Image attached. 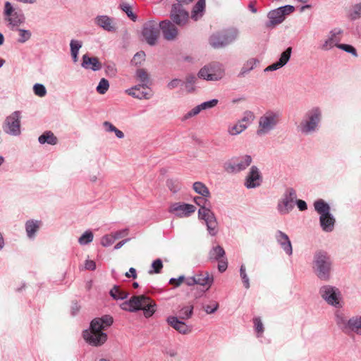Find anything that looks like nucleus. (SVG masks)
<instances>
[{
    "label": "nucleus",
    "mask_w": 361,
    "mask_h": 361,
    "mask_svg": "<svg viewBox=\"0 0 361 361\" xmlns=\"http://www.w3.org/2000/svg\"><path fill=\"white\" fill-rule=\"evenodd\" d=\"M3 16L7 27L11 30L24 24L26 19L23 11L18 8H14L9 1L4 3Z\"/></svg>",
    "instance_id": "obj_4"
},
{
    "label": "nucleus",
    "mask_w": 361,
    "mask_h": 361,
    "mask_svg": "<svg viewBox=\"0 0 361 361\" xmlns=\"http://www.w3.org/2000/svg\"><path fill=\"white\" fill-rule=\"evenodd\" d=\"M170 18L174 24L183 26L188 20L189 13L181 4H173L171 6Z\"/></svg>",
    "instance_id": "obj_16"
},
{
    "label": "nucleus",
    "mask_w": 361,
    "mask_h": 361,
    "mask_svg": "<svg viewBox=\"0 0 361 361\" xmlns=\"http://www.w3.org/2000/svg\"><path fill=\"white\" fill-rule=\"evenodd\" d=\"M255 329L257 333L262 334L264 332V326L259 317H255L253 319Z\"/></svg>",
    "instance_id": "obj_57"
},
{
    "label": "nucleus",
    "mask_w": 361,
    "mask_h": 361,
    "mask_svg": "<svg viewBox=\"0 0 361 361\" xmlns=\"http://www.w3.org/2000/svg\"><path fill=\"white\" fill-rule=\"evenodd\" d=\"M198 218L205 221L209 235L215 236L218 233L219 229L217 219L210 207L199 209Z\"/></svg>",
    "instance_id": "obj_12"
},
{
    "label": "nucleus",
    "mask_w": 361,
    "mask_h": 361,
    "mask_svg": "<svg viewBox=\"0 0 361 361\" xmlns=\"http://www.w3.org/2000/svg\"><path fill=\"white\" fill-rule=\"evenodd\" d=\"M113 235H105L101 239V244L104 247H109L114 243Z\"/></svg>",
    "instance_id": "obj_54"
},
{
    "label": "nucleus",
    "mask_w": 361,
    "mask_h": 361,
    "mask_svg": "<svg viewBox=\"0 0 361 361\" xmlns=\"http://www.w3.org/2000/svg\"><path fill=\"white\" fill-rule=\"evenodd\" d=\"M219 101L216 99H213L209 101L204 102L202 104H200V106L202 109V110L212 109L217 104Z\"/></svg>",
    "instance_id": "obj_55"
},
{
    "label": "nucleus",
    "mask_w": 361,
    "mask_h": 361,
    "mask_svg": "<svg viewBox=\"0 0 361 361\" xmlns=\"http://www.w3.org/2000/svg\"><path fill=\"white\" fill-rule=\"evenodd\" d=\"M348 17L351 20H355L361 18V2L353 6Z\"/></svg>",
    "instance_id": "obj_40"
},
{
    "label": "nucleus",
    "mask_w": 361,
    "mask_h": 361,
    "mask_svg": "<svg viewBox=\"0 0 361 361\" xmlns=\"http://www.w3.org/2000/svg\"><path fill=\"white\" fill-rule=\"evenodd\" d=\"M159 31L161 30L163 37L166 40H173L178 35V29L169 20L161 21L159 25Z\"/></svg>",
    "instance_id": "obj_20"
},
{
    "label": "nucleus",
    "mask_w": 361,
    "mask_h": 361,
    "mask_svg": "<svg viewBox=\"0 0 361 361\" xmlns=\"http://www.w3.org/2000/svg\"><path fill=\"white\" fill-rule=\"evenodd\" d=\"M240 275L245 288H250V280L245 271V267L243 264L240 268Z\"/></svg>",
    "instance_id": "obj_52"
},
{
    "label": "nucleus",
    "mask_w": 361,
    "mask_h": 361,
    "mask_svg": "<svg viewBox=\"0 0 361 361\" xmlns=\"http://www.w3.org/2000/svg\"><path fill=\"white\" fill-rule=\"evenodd\" d=\"M281 120V113L272 110L267 111L259 119L257 135H263L274 130Z\"/></svg>",
    "instance_id": "obj_7"
},
{
    "label": "nucleus",
    "mask_w": 361,
    "mask_h": 361,
    "mask_svg": "<svg viewBox=\"0 0 361 361\" xmlns=\"http://www.w3.org/2000/svg\"><path fill=\"white\" fill-rule=\"evenodd\" d=\"M194 202L200 207V209L204 207H211L210 202L207 199V197H195L193 198Z\"/></svg>",
    "instance_id": "obj_48"
},
{
    "label": "nucleus",
    "mask_w": 361,
    "mask_h": 361,
    "mask_svg": "<svg viewBox=\"0 0 361 361\" xmlns=\"http://www.w3.org/2000/svg\"><path fill=\"white\" fill-rule=\"evenodd\" d=\"M135 76L136 79L140 82V85L149 88V85L150 84V78L149 73L145 69H137Z\"/></svg>",
    "instance_id": "obj_31"
},
{
    "label": "nucleus",
    "mask_w": 361,
    "mask_h": 361,
    "mask_svg": "<svg viewBox=\"0 0 361 361\" xmlns=\"http://www.w3.org/2000/svg\"><path fill=\"white\" fill-rule=\"evenodd\" d=\"M294 11L295 7L291 5H286L271 10L268 13L267 17L269 20L265 23V26L269 28L281 23L285 20L286 16Z\"/></svg>",
    "instance_id": "obj_10"
},
{
    "label": "nucleus",
    "mask_w": 361,
    "mask_h": 361,
    "mask_svg": "<svg viewBox=\"0 0 361 361\" xmlns=\"http://www.w3.org/2000/svg\"><path fill=\"white\" fill-rule=\"evenodd\" d=\"M153 269L149 271V274H159L163 268V262L161 259L154 260L151 265Z\"/></svg>",
    "instance_id": "obj_47"
},
{
    "label": "nucleus",
    "mask_w": 361,
    "mask_h": 361,
    "mask_svg": "<svg viewBox=\"0 0 361 361\" xmlns=\"http://www.w3.org/2000/svg\"><path fill=\"white\" fill-rule=\"evenodd\" d=\"M142 35L148 44L155 45L159 35V29L157 23L153 20L146 22L143 25Z\"/></svg>",
    "instance_id": "obj_15"
},
{
    "label": "nucleus",
    "mask_w": 361,
    "mask_h": 361,
    "mask_svg": "<svg viewBox=\"0 0 361 361\" xmlns=\"http://www.w3.org/2000/svg\"><path fill=\"white\" fill-rule=\"evenodd\" d=\"M275 238L276 242L280 245L281 249L288 256L293 254L292 243L289 239V237L284 232L278 230L275 233Z\"/></svg>",
    "instance_id": "obj_22"
},
{
    "label": "nucleus",
    "mask_w": 361,
    "mask_h": 361,
    "mask_svg": "<svg viewBox=\"0 0 361 361\" xmlns=\"http://www.w3.org/2000/svg\"><path fill=\"white\" fill-rule=\"evenodd\" d=\"M114 290L109 291V295L114 300H124V299H126L129 295L128 292L123 291V290H121V292H119L118 295H114Z\"/></svg>",
    "instance_id": "obj_61"
},
{
    "label": "nucleus",
    "mask_w": 361,
    "mask_h": 361,
    "mask_svg": "<svg viewBox=\"0 0 361 361\" xmlns=\"http://www.w3.org/2000/svg\"><path fill=\"white\" fill-rule=\"evenodd\" d=\"M197 80V77L193 74H190L186 76L185 81L183 84L188 92L190 93L195 91V88L194 85Z\"/></svg>",
    "instance_id": "obj_38"
},
{
    "label": "nucleus",
    "mask_w": 361,
    "mask_h": 361,
    "mask_svg": "<svg viewBox=\"0 0 361 361\" xmlns=\"http://www.w3.org/2000/svg\"><path fill=\"white\" fill-rule=\"evenodd\" d=\"M39 226L37 221L33 220H29L25 224V229L29 238L34 236L35 233L37 231Z\"/></svg>",
    "instance_id": "obj_39"
},
{
    "label": "nucleus",
    "mask_w": 361,
    "mask_h": 361,
    "mask_svg": "<svg viewBox=\"0 0 361 361\" xmlns=\"http://www.w3.org/2000/svg\"><path fill=\"white\" fill-rule=\"evenodd\" d=\"M95 23L108 32H115L116 28L112 19L108 16H98L94 19Z\"/></svg>",
    "instance_id": "obj_25"
},
{
    "label": "nucleus",
    "mask_w": 361,
    "mask_h": 361,
    "mask_svg": "<svg viewBox=\"0 0 361 361\" xmlns=\"http://www.w3.org/2000/svg\"><path fill=\"white\" fill-rule=\"evenodd\" d=\"M21 112L15 111L7 116L3 123L4 131L12 136H19L21 134L20 130Z\"/></svg>",
    "instance_id": "obj_11"
},
{
    "label": "nucleus",
    "mask_w": 361,
    "mask_h": 361,
    "mask_svg": "<svg viewBox=\"0 0 361 361\" xmlns=\"http://www.w3.org/2000/svg\"><path fill=\"white\" fill-rule=\"evenodd\" d=\"M166 321L171 326L180 334H186L190 331L188 326L184 322L179 320L177 317L170 316Z\"/></svg>",
    "instance_id": "obj_26"
},
{
    "label": "nucleus",
    "mask_w": 361,
    "mask_h": 361,
    "mask_svg": "<svg viewBox=\"0 0 361 361\" xmlns=\"http://www.w3.org/2000/svg\"><path fill=\"white\" fill-rule=\"evenodd\" d=\"M166 185L173 193H176L180 190V183L177 180L168 179L166 180Z\"/></svg>",
    "instance_id": "obj_49"
},
{
    "label": "nucleus",
    "mask_w": 361,
    "mask_h": 361,
    "mask_svg": "<svg viewBox=\"0 0 361 361\" xmlns=\"http://www.w3.org/2000/svg\"><path fill=\"white\" fill-rule=\"evenodd\" d=\"M262 181V177L259 169L256 166H252L245 178V187L248 189L257 188L260 185Z\"/></svg>",
    "instance_id": "obj_21"
},
{
    "label": "nucleus",
    "mask_w": 361,
    "mask_h": 361,
    "mask_svg": "<svg viewBox=\"0 0 361 361\" xmlns=\"http://www.w3.org/2000/svg\"><path fill=\"white\" fill-rule=\"evenodd\" d=\"M348 330L347 334L350 333L361 336V315H355L349 319Z\"/></svg>",
    "instance_id": "obj_29"
},
{
    "label": "nucleus",
    "mask_w": 361,
    "mask_h": 361,
    "mask_svg": "<svg viewBox=\"0 0 361 361\" xmlns=\"http://www.w3.org/2000/svg\"><path fill=\"white\" fill-rule=\"evenodd\" d=\"M314 207L317 213L320 214V216H324L325 214L330 213V206L322 199L315 201Z\"/></svg>",
    "instance_id": "obj_33"
},
{
    "label": "nucleus",
    "mask_w": 361,
    "mask_h": 361,
    "mask_svg": "<svg viewBox=\"0 0 361 361\" xmlns=\"http://www.w3.org/2000/svg\"><path fill=\"white\" fill-rule=\"evenodd\" d=\"M252 157L245 155L242 157H233L224 165V170L229 173H237L245 170L252 163Z\"/></svg>",
    "instance_id": "obj_13"
},
{
    "label": "nucleus",
    "mask_w": 361,
    "mask_h": 361,
    "mask_svg": "<svg viewBox=\"0 0 361 361\" xmlns=\"http://www.w3.org/2000/svg\"><path fill=\"white\" fill-rule=\"evenodd\" d=\"M196 207L190 204L184 202H175L171 204L169 209L170 213L174 214L176 216L188 217L195 212Z\"/></svg>",
    "instance_id": "obj_18"
},
{
    "label": "nucleus",
    "mask_w": 361,
    "mask_h": 361,
    "mask_svg": "<svg viewBox=\"0 0 361 361\" xmlns=\"http://www.w3.org/2000/svg\"><path fill=\"white\" fill-rule=\"evenodd\" d=\"M145 59V53L142 51L137 52L133 59L131 60V63L135 66H140L142 61Z\"/></svg>",
    "instance_id": "obj_50"
},
{
    "label": "nucleus",
    "mask_w": 361,
    "mask_h": 361,
    "mask_svg": "<svg viewBox=\"0 0 361 361\" xmlns=\"http://www.w3.org/2000/svg\"><path fill=\"white\" fill-rule=\"evenodd\" d=\"M336 42L333 40V38H328L324 44L322 45L321 49L324 51L330 50L334 46H336Z\"/></svg>",
    "instance_id": "obj_58"
},
{
    "label": "nucleus",
    "mask_w": 361,
    "mask_h": 361,
    "mask_svg": "<svg viewBox=\"0 0 361 361\" xmlns=\"http://www.w3.org/2000/svg\"><path fill=\"white\" fill-rule=\"evenodd\" d=\"M239 32L232 27L213 33L209 38V44L214 49L224 48L233 43L238 37Z\"/></svg>",
    "instance_id": "obj_5"
},
{
    "label": "nucleus",
    "mask_w": 361,
    "mask_h": 361,
    "mask_svg": "<svg viewBox=\"0 0 361 361\" xmlns=\"http://www.w3.org/2000/svg\"><path fill=\"white\" fill-rule=\"evenodd\" d=\"M109 88V82L105 78H102L96 87V90L101 94H105Z\"/></svg>",
    "instance_id": "obj_46"
},
{
    "label": "nucleus",
    "mask_w": 361,
    "mask_h": 361,
    "mask_svg": "<svg viewBox=\"0 0 361 361\" xmlns=\"http://www.w3.org/2000/svg\"><path fill=\"white\" fill-rule=\"evenodd\" d=\"M255 118L254 114L250 111H246L239 122L228 130L232 135H236L242 133L247 128V123H250Z\"/></svg>",
    "instance_id": "obj_19"
},
{
    "label": "nucleus",
    "mask_w": 361,
    "mask_h": 361,
    "mask_svg": "<svg viewBox=\"0 0 361 361\" xmlns=\"http://www.w3.org/2000/svg\"><path fill=\"white\" fill-rule=\"evenodd\" d=\"M224 72L221 70H216V65L209 63L203 66L198 72L199 78L207 81H217L222 78Z\"/></svg>",
    "instance_id": "obj_17"
},
{
    "label": "nucleus",
    "mask_w": 361,
    "mask_h": 361,
    "mask_svg": "<svg viewBox=\"0 0 361 361\" xmlns=\"http://www.w3.org/2000/svg\"><path fill=\"white\" fill-rule=\"evenodd\" d=\"M225 250L223 247L216 245L213 247L209 252V258L210 260H219L225 257Z\"/></svg>",
    "instance_id": "obj_34"
},
{
    "label": "nucleus",
    "mask_w": 361,
    "mask_h": 361,
    "mask_svg": "<svg viewBox=\"0 0 361 361\" xmlns=\"http://www.w3.org/2000/svg\"><path fill=\"white\" fill-rule=\"evenodd\" d=\"M33 91L34 93L40 97H44L47 94V90L44 85L40 83H36L33 86Z\"/></svg>",
    "instance_id": "obj_51"
},
{
    "label": "nucleus",
    "mask_w": 361,
    "mask_h": 361,
    "mask_svg": "<svg viewBox=\"0 0 361 361\" xmlns=\"http://www.w3.org/2000/svg\"><path fill=\"white\" fill-rule=\"evenodd\" d=\"M145 88L147 87L142 85H136L134 87L128 89L126 92L134 98L139 99H149L152 94L149 92L145 91Z\"/></svg>",
    "instance_id": "obj_24"
},
{
    "label": "nucleus",
    "mask_w": 361,
    "mask_h": 361,
    "mask_svg": "<svg viewBox=\"0 0 361 361\" xmlns=\"http://www.w3.org/2000/svg\"><path fill=\"white\" fill-rule=\"evenodd\" d=\"M218 308L219 303L217 302H213L212 305H207L203 307V309L207 314H213L218 310Z\"/></svg>",
    "instance_id": "obj_60"
},
{
    "label": "nucleus",
    "mask_w": 361,
    "mask_h": 361,
    "mask_svg": "<svg viewBox=\"0 0 361 361\" xmlns=\"http://www.w3.org/2000/svg\"><path fill=\"white\" fill-rule=\"evenodd\" d=\"M202 110V109L201 108L200 106V105H197L195 107H194L192 110H190V111H188L184 116V119H188L190 117H192L197 114H198Z\"/></svg>",
    "instance_id": "obj_63"
},
{
    "label": "nucleus",
    "mask_w": 361,
    "mask_h": 361,
    "mask_svg": "<svg viewBox=\"0 0 361 361\" xmlns=\"http://www.w3.org/2000/svg\"><path fill=\"white\" fill-rule=\"evenodd\" d=\"M319 293L322 298L329 305L334 307H341L342 295L340 290L330 285H324L320 287Z\"/></svg>",
    "instance_id": "obj_9"
},
{
    "label": "nucleus",
    "mask_w": 361,
    "mask_h": 361,
    "mask_svg": "<svg viewBox=\"0 0 361 361\" xmlns=\"http://www.w3.org/2000/svg\"><path fill=\"white\" fill-rule=\"evenodd\" d=\"M332 262L329 254L324 250L315 252L312 261V270L317 278L328 281L331 278Z\"/></svg>",
    "instance_id": "obj_3"
},
{
    "label": "nucleus",
    "mask_w": 361,
    "mask_h": 361,
    "mask_svg": "<svg viewBox=\"0 0 361 361\" xmlns=\"http://www.w3.org/2000/svg\"><path fill=\"white\" fill-rule=\"evenodd\" d=\"M193 305L185 306L180 310V318L183 320L190 319L193 314Z\"/></svg>",
    "instance_id": "obj_42"
},
{
    "label": "nucleus",
    "mask_w": 361,
    "mask_h": 361,
    "mask_svg": "<svg viewBox=\"0 0 361 361\" xmlns=\"http://www.w3.org/2000/svg\"><path fill=\"white\" fill-rule=\"evenodd\" d=\"M214 283V276L210 275L209 272H200L193 276L188 277L185 279V283L188 286H193L195 285H200L202 288L197 290L195 293V298H198L203 295V294L209 289Z\"/></svg>",
    "instance_id": "obj_8"
},
{
    "label": "nucleus",
    "mask_w": 361,
    "mask_h": 361,
    "mask_svg": "<svg viewBox=\"0 0 361 361\" xmlns=\"http://www.w3.org/2000/svg\"><path fill=\"white\" fill-rule=\"evenodd\" d=\"M120 307L122 310L130 312L142 310L146 318L151 317L157 310L155 302L144 294L132 296L128 300L122 302Z\"/></svg>",
    "instance_id": "obj_2"
},
{
    "label": "nucleus",
    "mask_w": 361,
    "mask_h": 361,
    "mask_svg": "<svg viewBox=\"0 0 361 361\" xmlns=\"http://www.w3.org/2000/svg\"><path fill=\"white\" fill-rule=\"evenodd\" d=\"M218 261V270L219 272L223 273L224 272L227 267H228V261L227 258L225 257L221 259L217 260Z\"/></svg>",
    "instance_id": "obj_59"
},
{
    "label": "nucleus",
    "mask_w": 361,
    "mask_h": 361,
    "mask_svg": "<svg viewBox=\"0 0 361 361\" xmlns=\"http://www.w3.org/2000/svg\"><path fill=\"white\" fill-rule=\"evenodd\" d=\"M185 279H186V278L183 275H181L177 279H176V278L170 279L169 283L171 285H173L174 287L177 288V287L180 286L181 283H183L184 281H185Z\"/></svg>",
    "instance_id": "obj_62"
},
{
    "label": "nucleus",
    "mask_w": 361,
    "mask_h": 361,
    "mask_svg": "<svg viewBox=\"0 0 361 361\" xmlns=\"http://www.w3.org/2000/svg\"><path fill=\"white\" fill-rule=\"evenodd\" d=\"M322 120V111L319 107L314 106L307 111L305 115L304 120L300 123V131L308 135L318 130Z\"/></svg>",
    "instance_id": "obj_6"
},
{
    "label": "nucleus",
    "mask_w": 361,
    "mask_h": 361,
    "mask_svg": "<svg viewBox=\"0 0 361 361\" xmlns=\"http://www.w3.org/2000/svg\"><path fill=\"white\" fill-rule=\"evenodd\" d=\"M38 142L42 145L49 144L55 145L58 142V139L51 131L47 130L38 137Z\"/></svg>",
    "instance_id": "obj_30"
},
{
    "label": "nucleus",
    "mask_w": 361,
    "mask_h": 361,
    "mask_svg": "<svg viewBox=\"0 0 361 361\" xmlns=\"http://www.w3.org/2000/svg\"><path fill=\"white\" fill-rule=\"evenodd\" d=\"M192 188L195 192L203 196L204 197H210V192L208 188L202 182L194 183Z\"/></svg>",
    "instance_id": "obj_37"
},
{
    "label": "nucleus",
    "mask_w": 361,
    "mask_h": 361,
    "mask_svg": "<svg viewBox=\"0 0 361 361\" xmlns=\"http://www.w3.org/2000/svg\"><path fill=\"white\" fill-rule=\"evenodd\" d=\"M320 226L325 232H331L334 228L336 219L334 216L329 213L324 216L319 217Z\"/></svg>",
    "instance_id": "obj_28"
},
{
    "label": "nucleus",
    "mask_w": 361,
    "mask_h": 361,
    "mask_svg": "<svg viewBox=\"0 0 361 361\" xmlns=\"http://www.w3.org/2000/svg\"><path fill=\"white\" fill-rule=\"evenodd\" d=\"M82 61L81 66L85 69H90L93 71H99L102 67V63L99 61V59L95 56L90 57L88 54L82 56Z\"/></svg>",
    "instance_id": "obj_23"
},
{
    "label": "nucleus",
    "mask_w": 361,
    "mask_h": 361,
    "mask_svg": "<svg viewBox=\"0 0 361 361\" xmlns=\"http://www.w3.org/2000/svg\"><path fill=\"white\" fill-rule=\"evenodd\" d=\"M14 30H17L19 32V38L18 39V42L19 43H25L28 41L32 36V33L29 30H25L21 28L16 27Z\"/></svg>",
    "instance_id": "obj_41"
},
{
    "label": "nucleus",
    "mask_w": 361,
    "mask_h": 361,
    "mask_svg": "<svg viewBox=\"0 0 361 361\" xmlns=\"http://www.w3.org/2000/svg\"><path fill=\"white\" fill-rule=\"evenodd\" d=\"M119 7L123 12L126 13L128 18H130L134 22L136 21L137 17L135 13H133L131 6L129 4L123 3L120 4Z\"/></svg>",
    "instance_id": "obj_45"
},
{
    "label": "nucleus",
    "mask_w": 361,
    "mask_h": 361,
    "mask_svg": "<svg viewBox=\"0 0 361 361\" xmlns=\"http://www.w3.org/2000/svg\"><path fill=\"white\" fill-rule=\"evenodd\" d=\"M93 233L91 231H86L78 239L80 245H84L90 243L93 240Z\"/></svg>",
    "instance_id": "obj_43"
},
{
    "label": "nucleus",
    "mask_w": 361,
    "mask_h": 361,
    "mask_svg": "<svg viewBox=\"0 0 361 361\" xmlns=\"http://www.w3.org/2000/svg\"><path fill=\"white\" fill-rule=\"evenodd\" d=\"M336 322L339 329L345 334L348 333L349 319H346L344 314L337 312L336 313Z\"/></svg>",
    "instance_id": "obj_35"
},
{
    "label": "nucleus",
    "mask_w": 361,
    "mask_h": 361,
    "mask_svg": "<svg viewBox=\"0 0 361 361\" xmlns=\"http://www.w3.org/2000/svg\"><path fill=\"white\" fill-rule=\"evenodd\" d=\"M106 73L110 76H114L116 74V68L114 64H108L106 66Z\"/></svg>",
    "instance_id": "obj_64"
},
{
    "label": "nucleus",
    "mask_w": 361,
    "mask_h": 361,
    "mask_svg": "<svg viewBox=\"0 0 361 361\" xmlns=\"http://www.w3.org/2000/svg\"><path fill=\"white\" fill-rule=\"evenodd\" d=\"M259 63V61L256 59H250L247 60L242 67L238 77L242 78L247 74L250 71L254 69L255 66Z\"/></svg>",
    "instance_id": "obj_36"
},
{
    "label": "nucleus",
    "mask_w": 361,
    "mask_h": 361,
    "mask_svg": "<svg viewBox=\"0 0 361 361\" xmlns=\"http://www.w3.org/2000/svg\"><path fill=\"white\" fill-rule=\"evenodd\" d=\"M129 233V229L128 228H124L120 231H117L114 233H112L113 237L114 240H118L122 238H124L127 236Z\"/></svg>",
    "instance_id": "obj_56"
},
{
    "label": "nucleus",
    "mask_w": 361,
    "mask_h": 361,
    "mask_svg": "<svg viewBox=\"0 0 361 361\" xmlns=\"http://www.w3.org/2000/svg\"><path fill=\"white\" fill-rule=\"evenodd\" d=\"M296 192L293 188L286 190L281 199L277 204V209L281 214H287L294 208V201L296 200Z\"/></svg>",
    "instance_id": "obj_14"
},
{
    "label": "nucleus",
    "mask_w": 361,
    "mask_h": 361,
    "mask_svg": "<svg viewBox=\"0 0 361 361\" xmlns=\"http://www.w3.org/2000/svg\"><path fill=\"white\" fill-rule=\"evenodd\" d=\"M292 54V47H288L285 51H283L279 57V59L271 64V68L274 71H276L282 67H283L286 63L289 61Z\"/></svg>",
    "instance_id": "obj_27"
},
{
    "label": "nucleus",
    "mask_w": 361,
    "mask_h": 361,
    "mask_svg": "<svg viewBox=\"0 0 361 361\" xmlns=\"http://www.w3.org/2000/svg\"><path fill=\"white\" fill-rule=\"evenodd\" d=\"M114 323V318L109 314H104L101 317L93 319L89 329L82 331V338L85 342L93 347L103 345L108 339V336L104 331Z\"/></svg>",
    "instance_id": "obj_1"
},
{
    "label": "nucleus",
    "mask_w": 361,
    "mask_h": 361,
    "mask_svg": "<svg viewBox=\"0 0 361 361\" xmlns=\"http://www.w3.org/2000/svg\"><path fill=\"white\" fill-rule=\"evenodd\" d=\"M336 47L347 53L351 54L355 57L358 56L356 49L350 44L336 43Z\"/></svg>",
    "instance_id": "obj_44"
},
{
    "label": "nucleus",
    "mask_w": 361,
    "mask_h": 361,
    "mask_svg": "<svg viewBox=\"0 0 361 361\" xmlns=\"http://www.w3.org/2000/svg\"><path fill=\"white\" fill-rule=\"evenodd\" d=\"M205 6V0H198L192 8L191 14L192 19L197 20L199 18L202 17Z\"/></svg>",
    "instance_id": "obj_32"
},
{
    "label": "nucleus",
    "mask_w": 361,
    "mask_h": 361,
    "mask_svg": "<svg viewBox=\"0 0 361 361\" xmlns=\"http://www.w3.org/2000/svg\"><path fill=\"white\" fill-rule=\"evenodd\" d=\"M82 46V42L81 41L72 39L70 42L71 53H79V50Z\"/></svg>",
    "instance_id": "obj_53"
}]
</instances>
